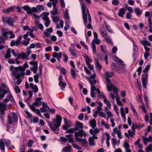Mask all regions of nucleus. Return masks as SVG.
I'll use <instances>...</instances> for the list:
<instances>
[{"label":"nucleus","mask_w":152,"mask_h":152,"mask_svg":"<svg viewBox=\"0 0 152 152\" xmlns=\"http://www.w3.org/2000/svg\"><path fill=\"white\" fill-rule=\"evenodd\" d=\"M62 119L61 117L59 115H57L56 116V119L53 120V125L49 121H47V122L51 130L55 133H57L58 132L59 130V128L61 126Z\"/></svg>","instance_id":"obj_1"},{"label":"nucleus","mask_w":152,"mask_h":152,"mask_svg":"<svg viewBox=\"0 0 152 152\" xmlns=\"http://www.w3.org/2000/svg\"><path fill=\"white\" fill-rule=\"evenodd\" d=\"M29 66L27 64V62L26 61L23 65V67L22 66H19L18 67H15V71H12V75L15 76L17 79H19L21 77L23 76L25 73L24 72L26 68L28 67Z\"/></svg>","instance_id":"obj_2"},{"label":"nucleus","mask_w":152,"mask_h":152,"mask_svg":"<svg viewBox=\"0 0 152 152\" xmlns=\"http://www.w3.org/2000/svg\"><path fill=\"white\" fill-rule=\"evenodd\" d=\"M114 75V73L113 72H106L105 76L106 78V81L107 83V89L109 91H111L112 90H115V93L116 95H118V88L115 87V86L111 83L108 77H111Z\"/></svg>","instance_id":"obj_3"},{"label":"nucleus","mask_w":152,"mask_h":152,"mask_svg":"<svg viewBox=\"0 0 152 152\" xmlns=\"http://www.w3.org/2000/svg\"><path fill=\"white\" fill-rule=\"evenodd\" d=\"M113 59L118 63V64L121 65L122 67L118 66L115 64L113 63L111 65L112 68L113 69L121 71L122 72L125 71L126 70L125 68L126 65L124 64L123 61L115 56H113Z\"/></svg>","instance_id":"obj_4"},{"label":"nucleus","mask_w":152,"mask_h":152,"mask_svg":"<svg viewBox=\"0 0 152 152\" xmlns=\"http://www.w3.org/2000/svg\"><path fill=\"white\" fill-rule=\"evenodd\" d=\"M4 142L7 147H10V148H12V149L14 148V147L13 146H10L11 142L9 140L1 139H0V148H1V150L3 151H4L5 149Z\"/></svg>","instance_id":"obj_5"},{"label":"nucleus","mask_w":152,"mask_h":152,"mask_svg":"<svg viewBox=\"0 0 152 152\" xmlns=\"http://www.w3.org/2000/svg\"><path fill=\"white\" fill-rule=\"evenodd\" d=\"M81 8L82 10L83 19L84 24L86 26V24L87 22V13L86 12V6L85 4L83 2H81Z\"/></svg>","instance_id":"obj_6"},{"label":"nucleus","mask_w":152,"mask_h":152,"mask_svg":"<svg viewBox=\"0 0 152 152\" xmlns=\"http://www.w3.org/2000/svg\"><path fill=\"white\" fill-rule=\"evenodd\" d=\"M78 132H75L74 137H75V140H77V138H80L79 137H81L84 136L86 137L87 136V133L86 132L82 129L78 130Z\"/></svg>","instance_id":"obj_7"},{"label":"nucleus","mask_w":152,"mask_h":152,"mask_svg":"<svg viewBox=\"0 0 152 152\" xmlns=\"http://www.w3.org/2000/svg\"><path fill=\"white\" fill-rule=\"evenodd\" d=\"M142 82L143 87L146 89V88L147 85L148 84V75L147 72H145L144 74L142 75Z\"/></svg>","instance_id":"obj_8"},{"label":"nucleus","mask_w":152,"mask_h":152,"mask_svg":"<svg viewBox=\"0 0 152 152\" xmlns=\"http://www.w3.org/2000/svg\"><path fill=\"white\" fill-rule=\"evenodd\" d=\"M29 64L33 65V67H31L30 68L31 70L33 72L34 74L36 73L38 69L37 62L35 61H31L29 62Z\"/></svg>","instance_id":"obj_9"},{"label":"nucleus","mask_w":152,"mask_h":152,"mask_svg":"<svg viewBox=\"0 0 152 152\" xmlns=\"http://www.w3.org/2000/svg\"><path fill=\"white\" fill-rule=\"evenodd\" d=\"M75 140L77 142H80L81 145L83 147H86L87 145L88 142L85 139L78 138Z\"/></svg>","instance_id":"obj_10"},{"label":"nucleus","mask_w":152,"mask_h":152,"mask_svg":"<svg viewBox=\"0 0 152 152\" xmlns=\"http://www.w3.org/2000/svg\"><path fill=\"white\" fill-rule=\"evenodd\" d=\"M8 91H9V93H10L9 88H8L7 90H5L4 89H1V88H0V92H2V94L0 93V100L2 99L4 97L5 94H6Z\"/></svg>","instance_id":"obj_11"},{"label":"nucleus","mask_w":152,"mask_h":152,"mask_svg":"<svg viewBox=\"0 0 152 152\" xmlns=\"http://www.w3.org/2000/svg\"><path fill=\"white\" fill-rule=\"evenodd\" d=\"M18 57L19 58H21L23 59L28 60L29 59L28 56H27L26 53H22L18 54Z\"/></svg>","instance_id":"obj_12"},{"label":"nucleus","mask_w":152,"mask_h":152,"mask_svg":"<svg viewBox=\"0 0 152 152\" xmlns=\"http://www.w3.org/2000/svg\"><path fill=\"white\" fill-rule=\"evenodd\" d=\"M83 128V125L82 123L79 121H77L75 122V131H77L80 129H82Z\"/></svg>","instance_id":"obj_13"},{"label":"nucleus","mask_w":152,"mask_h":152,"mask_svg":"<svg viewBox=\"0 0 152 152\" xmlns=\"http://www.w3.org/2000/svg\"><path fill=\"white\" fill-rule=\"evenodd\" d=\"M53 29L52 27L47 28L46 32H44L43 34L47 37H50V33L53 31Z\"/></svg>","instance_id":"obj_14"},{"label":"nucleus","mask_w":152,"mask_h":152,"mask_svg":"<svg viewBox=\"0 0 152 152\" xmlns=\"http://www.w3.org/2000/svg\"><path fill=\"white\" fill-rule=\"evenodd\" d=\"M62 54V53L61 52L59 53L54 52L53 53L52 56L53 57L56 58L57 59L59 60L61 58Z\"/></svg>","instance_id":"obj_15"},{"label":"nucleus","mask_w":152,"mask_h":152,"mask_svg":"<svg viewBox=\"0 0 152 152\" xmlns=\"http://www.w3.org/2000/svg\"><path fill=\"white\" fill-rule=\"evenodd\" d=\"M143 143L145 145H147L148 142H151L152 140V137L150 135L148 137V138L145 137H143Z\"/></svg>","instance_id":"obj_16"},{"label":"nucleus","mask_w":152,"mask_h":152,"mask_svg":"<svg viewBox=\"0 0 152 152\" xmlns=\"http://www.w3.org/2000/svg\"><path fill=\"white\" fill-rule=\"evenodd\" d=\"M22 8L26 11V13L28 14L32 13V11L31 10V8L28 5H25L22 7Z\"/></svg>","instance_id":"obj_17"},{"label":"nucleus","mask_w":152,"mask_h":152,"mask_svg":"<svg viewBox=\"0 0 152 152\" xmlns=\"http://www.w3.org/2000/svg\"><path fill=\"white\" fill-rule=\"evenodd\" d=\"M30 87L33 90L34 92L37 93L38 90V88L37 85H34L33 83H31L29 84Z\"/></svg>","instance_id":"obj_18"},{"label":"nucleus","mask_w":152,"mask_h":152,"mask_svg":"<svg viewBox=\"0 0 152 152\" xmlns=\"http://www.w3.org/2000/svg\"><path fill=\"white\" fill-rule=\"evenodd\" d=\"M42 99V98H37L36 99L35 101L33 103V104L37 107L38 105H40L42 104L41 100Z\"/></svg>","instance_id":"obj_19"},{"label":"nucleus","mask_w":152,"mask_h":152,"mask_svg":"<svg viewBox=\"0 0 152 152\" xmlns=\"http://www.w3.org/2000/svg\"><path fill=\"white\" fill-rule=\"evenodd\" d=\"M104 38L105 39L107 43L110 44L112 46H113L114 45V44L112 42V40L110 36H108L107 35V36H106Z\"/></svg>","instance_id":"obj_20"},{"label":"nucleus","mask_w":152,"mask_h":152,"mask_svg":"<svg viewBox=\"0 0 152 152\" xmlns=\"http://www.w3.org/2000/svg\"><path fill=\"white\" fill-rule=\"evenodd\" d=\"M49 14L48 12H43V16L42 17V20L45 21L49 20V18L48 17Z\"/></svg>","instance_id":"obj_21"},{"label":"nucleus","mask_w":152,"mask_h":152,"mask_svg":"<svg viewBox=\"0 0 152 152\" xmlns=\"http://www.w3.org/2000/svg\"><path fill=\"white\" fill-rule=\"evenodd\" d=\"M6 108L5 105L1 102H0V111L2 115L4 113V111Z\"/></svg>","instance_id":"obj_22"},{"label":"nucleus","mask_w":152,"mask_h":152,"mask_svg":"<svg viewBox=\"0 0 152 152\" xmlns=\"http://www.w3.org/2000/svg\"><path fill=\"white\" fill-rule=\"evenodd\" d=\"M126 11L124 8H123L120 9L118 13V15L120 17H123Z\"/></svg>","instance_id":"obj_23"},{"label":"nucleus","mask_w":152,"mask_h":152,"mask_svg":"<svg viewBox=\"0 0 152 152\" xmlns=\"http://www.w3.org/2000/svg\"><path fill=\"white\" fill-rule=\"evenodd\" d=\"M134 11L137 16L141 15L142 13V10L138 7H135L134 9Z\"/></svg>","instance_id":"obj_24"},{"label":"nucleus","mask_w":152,"mask_h":152,"mask_svg":"<svg viewBox=\"0 0 152 152\" xmlns=\"http://www.w3.org/2000/svg\"><path fill=\"white\" fill-rule=\"evenodd\" d=\"M89 124L93 129H94L96 126V122L95 119L91 120L89 123Z\"/></svg>","instance_id":"obj_25"},{"label":"nucleus","mask_w":152,"mask_h":152,"mask_svg":"<svg viewBox=\"0 0 152 152\" xmlns=\"http://www.w3.org/2000/svg\"><path fill=\"white\" fill-rule=\"evenodd\" d=\"M72 134H69L66 135V137L68 138V140L70 143H73L75 142V140L74 138L72 137Z\"/></svg>","instance_id":"obj_26"},{"label":"nucleus","mask_w":152,"mask_h":152,"mask_svg":"<svg viewBox=\"0 0 152 152\" xmlns=\"http://www.w3.org/2000/svg\"><path fill=\"white\" fill-rule=\"evenodd\" d=\"M105 135L106 136V144L108 147H109L110 146V142L109 140L110 139V135L108 133L106 132L105 133Z\"/></svg>","instance_id":"obj_27"},{"label":"nucleus","mask_w":152,"mask_h":152,"mask_svg":"<svg viewBox=\"0 0 152 152\" xmlns=\"http://www.w3.org/2000/svg\"><path fill=\"white\" fill-rule=\"evenodd\" d=\"M1 31L2 36L4 37L7 38V36L8 34L7 29L5 28H3L1 29Z\"/></svg>","instance_id":"obj_28"},{"label":"nucleus","mask_w":152,"mask_h":152,"mask_svg":"<svg viewBox=\"0 0 152 152\" xmlns=\"http://www.w3.org/2000/svg\"><path fill=\"white\" fill-rule=\"evenodd\" d=\"M13 9V7H10L7 8L6 9H3L2 10V12L4 13H9L11 12Z\"/></svg>","instance_id":"obj_29"},{"label":"nucleus","mask_w":152,"mask_h":152,"mask_svg":"<svg viewBox=\"0 0 152 152\" xmlns=\"http://www.w3.org/2000/svg\"><path fill=\"white\" fill-rule=\"evenodd\" d=\"M148 21H149L148 26L149 28V32L151 33L152 32V22L150 17H149L148 18Z\"/></svg>","instance_id":"obj_30"},{"label":"nucleus","mask_w":152,"mask_h":152,"mask_svg":"<svg viewBox=\"0 0 152 152\" xmlns=\"http://www.w3.org/2000/svg\"><path fill=\"white\" fill-rule=\"evenodd\" d=\"M84 58L85 59L86 63L87 65L90 64L91 62L92 61V60L87 55H86Z\"/></svg>","instance_id":"obj_31"},{"label":"nucleus","mask_w":152,"mask_h":152,"mask_svg":"<svg viewBox=\"0 0 152 152\" xmlns=\"http://www.w3.org/2000/svg\"><path fill=\"white\" fill-rule=\"evenodd\" d=\"M11 56V49H8L6 51V54L5 56V57L6 58H9Z\"/></svg>","instance_id":"obj_32"},{"label":"nucleus","mask_w":152,"mask_h":152,"mask_svg":"<svg viewBox=\"0 0 152 152\" xmlns=\"http://www.w3.org/2000/svg\"><path fill=\"white\" fill-rule=\"evenodd\" d=\"M72 147L70 145H68L67 146L65 147L62 150V152H66L70 150Z\"/></svg>","instance_id":"obj_33"},{"label":"nucleus","mask_w":152,"mask_h":152,"mask_svg":"<svg viewBox=\"0 0 152 152\" xmlns=\"http://www.w3.org/2000/svg\"><path fill=\"white\" fill-rule=\"evenodd\" d=\"M10 17H5L4 16H2L1 18V19L2 20V22L4 23H6L9 20L10 18Z\"/></svg>","instance_id":"obj_34"},{"label":"nucleus","mask_w":152,"mask_h":152,"mask_svg":"<svg viewBox=\"0 0 152 152\" xmlns=\"http://www.w3.org/2000/svg\"><path fill=\"white\" fill-rule=\"evenodd\" d=\"M141 43L144 46L147 45L148 46H150L151 45V43L148 42L147 40H142L141 42Z\"/></svg>","instance_id":"obj_35"},{"label":"nucleus","mask_w":152,"mask_h":152,"mask_svg":"<svg viewBox=\"0 0 152 152\" xmlns=\"http://www.w3.org/2000/svg\"><path fill=\"white\" fill-rule=\"evenodd\" d=\"M20 43V42L17 40L15 41L12 40L11 42L10 45L12 46H14L15 45H18Z\"/></svg>","instance_id":"obj_36"},{"label":"nucleus","mask_w":152,"mask_h":152,"mask_svg":"<svg viewBox=\"0 0 152 152\" xmlns=\"http://www.w3.org/2000/svg\"><path fill=\"white\" fill-rule=\"evenodd\" d=\"M40 75V74L39 73H37L34 75V80L36 83H37L39 82L38 78H39Z\"/></svg>","instance_id":"obj_37"},{"label":"nucleus","mask_w":152,"mask_h":152,"mask_svg":"<svg viewBox=\"0 0 152 152\" xmlns=\"http://www.w3.org/2000/svg\"><path fill=\"white\" fill-rule=\"evenodd\" d=\"M50 13L53 15H57L58 14L57 9L56 8H53V10L50 11Z\"/></svg>","instance_id":"obj_38"},{"label":"nucleus","mask_w":152,"mask_h":152,"mask_svg":"<svg viewBox=\"0 0 152 152\" xmlns=\"http://www.w3.org/2000/svg\"><path fill=\"white\" fill-rule=\"evenodd\" d=\"M104 25L108 31L110 33H112L113 32L112 30L110 28V26L107 25V24L105 22L104 23Z\"/></svg>","instance_id":"obj_39"},{"label":"nucleus","mask_w":152,"mask_h":152,"mask_svg":"<svg viewBox=\"0 0 152 152\" xmlns=\"http://www.w3.org/2000/svg\"><path fill=\"white\" fill-rule=\"evenodd\" d=\"M87 79L88 80L89 83L91 86H94V85L96 83V80L95 79L92 80L89 79L88 78H87Z\"/></svg>","instance_id":"obj_40"},{"label":"nucleus","mask_w":152,"mask_h":152,"mask_svg":"<svg viewBox=\"0 0 152 152\" xmlns=\"http://www.w3.org/2000/svg\"><path fill=\"white\" fill-rule=\"evenodd\" d=\"M95 62L96 67L98 68L100 70L102 69V66L101 64L99 63V60L97 59H95Z\"/></svg>","instance_id":"obj_41"},{"label":"nucleus","mask_w":152,"mask_h":152,"mask_svg":"<svg viewBox=\"0 0 152 152\" xmlns=\"http://www.w3.org/2000/svg\"><path fill=\"white\" fill-rule=\"evenodd\" d=\"M64 15L66 19H69V15L68 10L67 9H66L64 13Z\"/></svg>","instance_id":"obj_42"},{"label":"nucleus","mask_w":152,"mask_h":152,"mask_svg":"<svg viewBox=\"0 0 152 152\" xmlns=\"http://www.w3.org/2000/svg\"><path fill=\"white\" fill-rule=\"evenodd\" d=\"M12 117L13 118V122H17L18 120V116L14 112L12 113Z\"/></svg>","instance_id":"obj_43"},{"label":"nucleus","mask_w":152,"mask_h":152,"mask_svg":"<svg viewBox=\"0 0 152 152\" xmlns=\"http://www.w3.org/2000/svg\"><path fill=\"white\" fill-rule=\"evenodd\" d=\"M36 7L38 12H40L44 10V7L42 5H37Z\"/></svg>","instance_id":"obj_44"},{"label":"nucleus","mask_w":152,"mask_h":152,"mask_svg":"<svg viewBox=\"0 0 152 152\" xmlns=\"http://www.w3.org/2000/svg\"><path fill=\"white\" fill-rule=\"evenodd\" d=\"M6 97L8 99H9V100L11 101L12 102H15V101H14V100L12 96L10 93Z\"/></svg>","instance_id":"obj_45"},{"label":"nucleus","mask_w":152,"mask_h":152,"mask_svg":"<svg viewBox=\"0 0 152 152\" xmlns=\"http://www.w3.org/2000/svg\"><path fill=\"white\" fill-rule=\"evenodd\" d=\"M58 84L60 86H61L62 87L61 88V89L62 90H63V88H65L66 85V83L65 82H63L62 81L59 82Z\"/></svg>","instance_id":"obj_46"},{"label":"nucleus","mask_w":152,"mask_h":152,"mask_svg":"<svg viewBox=\"0 0 152 152\" xmlns=\"http://www.w3.org/2000/svg\"><path fill=\"white\" fill-rule=\"evenodd\" d=\"M51 18L53 22L55 23L57 22L59 20V18L58 16H52Z\"/></svg>","instance_id":"obj_47"},{"label":"nucleus","mask_w":152,"mask_h":152,"mask_svg":"<svg viewBox=\"0 0 152 152\" xmlns=\"http://www.w3.org/2000/svg\"><path fill=\"white\" fill-rule=\"evenodd\" d=\"M96 39H93L92 43L94 44L99 45L100 43V40L98 39V38Z\"/></svg>","instance_id":"obj_48"},{"label":"nucleus","mask_w":152,"mask_h":152,"mask_svg":"<svg viewBox=\"0 0 152 152\" xmlns=\"http://www.w3.org/2000/svg\"><path fill=\"white\" fill-rule=\"evenodd\" d=\"M62 54L64 58V59L63 61L65 62H67L68 59L67 56L64 52L62 53Z\"/></svg>","instance_id":"obj_49"},{"label":"nucleus","mask_w":152,"mask_h":152,"mask_svg":"<svg viewBox=\"0 0 152 152\" xmlns=\"http://www.w3.org/2000/svg\"><path fill=\"white\" fill-rule=\"evenodd\" d=\"M88 141L89 144L91 146H93L95 145V143L94 142V140L91 139V137H90L88 139Z\"/></svg>","instance_id":"obj_50"},{"label":"nucleus","mask_w":152,"mask_h":152,"mask_svg":"<svg viewBox=\"0 0 152 152\" xmlns=\"http://www.w3.org/2000/svg\"><path fill=\"white\" fill-rule=\"evenodd\" d=\"M139 128V126H138L137 124H133L132 126V130L135 132V129L136 128Z\"/></svg>","instance_id":"obj_51"},{"label":"nucleus","mask_w":152,"mask_h":152,"mask_svg":"<svg viewBox=\"0 0 152 152\" xmlns=\"http://www.w3.org/2000/svg\"><path fill=\"white\" fill-rule=\"evenodd\" d=\"M71 74L74 79H76V74L75 70L73 69L71 70Z\"/></svg>","instance_id":"obj_52"},{"label":"nucleus","mask_w":152,"mask_h":152,"mask_svg":"<svg viewBox=\"0 0 152 152\" xmlns=\"http://www.w3.org/2000/svg\"><path fill=\"white\" fill-rule=\"evenodd\" d=\"M112 3L113 5L117 6L119 4V2L118 0H113Z\"/></svg>","instance_id":"obj_53"},{"label":"nucleus","mask_w":152,"mask_h":152,"mask_svg":"<svg viewBox=\"0 0 152 152\" xmlns=\"http://www.w3.org/2000/svg\"><path fill=\"white\" fill-rule=\"evenodd\" d=\"M8 123L9 124H12V120L11 116L8 115Z\"/></svg>","instance_id":"obj_54"},{"label":"nucleus","mask_w":152,"mask_h":152,"mask_svg":"<svg viewBox=\"0 0 152 152\" xmlns=\"http://www.w3.org/2000/svg\"><path fill=\"white\" fill-rule=\"evenodd\" d=\"M75 131V128H70L66 130V132L67 133H73Z\"/></svg>","instance_id":"obj_55"},{"label":"nucleus","mask_w":152,"mask_h":152,"mask_svg":"<svg viewBox=\"0 0 152 152\" xmlns=\"http://www.w3.org/2000/svg\"><path fill=\"white\" fill-rule=\"evenodd\" d=\"M80 44L82 45L84 48L87 50L88 49L87 46L86 45L85 43L83 41H80Z\"/></svg>","instance_id":"obj_56"},{"label":"nucleus","mask_w":152,"mask_h":152,"mask_svg":"<svg viewBox=\"0 0 152 152\" xmlns=\"http://www.w3.org/2000/svg\"><path fill=\"white\" fill-rule=\"evenodd\" d=\"M14 90L16 93H19L20 92V90L18 86H16L15 87Z\"/></svg>","instance_id":"obj_57"},{"label":"nucleus","mask_w":152,"mask_h":152,"mask_svg":"<svg viewBox=\"0 0 152 152\" xmlns=\"http://www.w3.org/2000/svg\"><path fill=\"white\" fill-rule=\"evenodd\" d=\"M91 47L93 49V53L94 54L96 52V46L95 44L92 43Z\"/></svg>","instance_id":"obj_58"},{"label":"nucleus","mask_w":152,"mask_h":152,"mask_svg":"<svg viewBox=\"0 0 152 152\" xmlns=\"http://www.w3.org/2000/svg\"><path fill=\"white\" fill-rule=\"evenodd\" d=\"M133 51L135 52H136L138 51V47L134 43H133Z\"/></svg>","instance_id":"obj_59"},{"label":"nucleus","mask_w":152,"mask_h":152,"mask_svg":"<svg viewBox=\"0 0 152 152\" xmlns=\"http://www.w3.org/2000/svg\"><path fill=\"white\" fill-rule=\"evenodd\" d=\"M152 145L151 144L149 145L148 147L146 149L145 151L146 152H150V151L152 150Z\"/></svg>","instance_id":"obj_60"},{"label":"nucleus","mask_w":152,"mask_h":152,"mask_svg":"<svg viewBox=\"0 0 152 152\" xmlns=\"http://www.w3.org/2000/svg\"><path fill=\"white\" fill-rule=\"evenodd\" d=\"M33 141L32 140H30L28 141V146L29 148H31L32 145V144L33 143Z\"/></svg>","instance_id":"obj_61"},{"label":"nucleus","mask_w":152,"mask_h":152,"mask_svg":"<svg viewBox=\"0 0 152 152\" xmlns=\"http://www.w3.org/2000/svg\"><path fill=\"white\" fill-rule=\"evenodd\" d=\"M112 143L113 145H115L116 144H117V141L115 138H113L112 139Z\"/></svg>","instance_id":"obj_62"},{"label":"nucleus","mask_w":152,"mask_h":152,"mask_svg":"<svg viewBox=\"0 0 152 152\" xmlns=\"http://www.w3.org/2000/svg\"><path fill=\"white\" fill-rule=\"evenodd\" d=\"M65 26L64 27V29L65 31H67L68 28H69V25L67 22H65Z\"/></svg>","instance_id":"obj_63"},{"label":"nucleus","mask_w":152,"mask_h":152,"mask_svg":"<svg viewBox=\"0 0 152 152\" xmlns=\"http://www.w3.org/2000/svg\"><path fill=\"white\" fill-rule=\"evenodd\" d=\"M100 32L101 36L104 38L107 36V33H105L103 31H100Z\"/></svg>","instance_id":"obj_64"}]
</instances>
